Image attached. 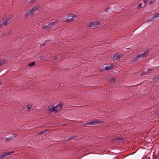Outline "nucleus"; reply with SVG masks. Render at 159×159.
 I'll list each match as a JSON object with an SVG mask.
<instances>
[{
  "label": "nucleus",
  "instance_id": "f257e3e1",
  "mask_svg": "<svg viewBox=\"0 0 159 159\" xmlns=\"http://www.w3.org/2000/svg\"><path fill=\"white\" fill-rule=\"evenodd\" d=\"M76 17L75 15L73 14H70L67 16V19L66 21L67 22H70L73 21Z\"/></svg>",
  "mask_w": 159,
  "mask_h": 159
},
{
  "label": "nucleus",
  "instance_id": "5701e85b",
  "mask_svg": "<svg viewBox=\"0 0 159 159\" xmlns=\"http://www.w3.org/2000/svg\"><path fill=\"white\" fill-rule=\"evenodd\" d=\"M53 58L55 60V61L56 62H57L58 61V58L56 57H54V58Z\"/></svg>",
  "mask_w": 159,
  "mask_h": 159
},
{
  "label": "nucleus",
  "instance_id": "393cba45",
  "mask_svg": "<svg viewBox=\"0 0 159 159\" xmlns=\"http://www.w3.org/2000/svg\"><path fill=\"white\" fill-rule=\"evenodd\" d=\"M155 1H151L149 3V4L150 5H151L153 4L155 2Z\"/></svg>",
  "mask_w": 159,
  "mask_h": 159
},
{
  "label": "nucleus",
  "instance_id": "1a4fd4ad",
  "mask_svg": "<svg viewBox=\"0 0 159 159\" xmlns=\"http://www.w3.org/2000/svg\"><path fill=\"white\" fill-rule=\"evenodd\" d=\"M148 51H147L144 52V53H142L141 54H138V55H139L140 58L141 57L144 58V57H145L148 55Z\"/></svg>",
  "mask_w": 159,
  "mask_h": 159
},
{
  "label": "nucleus",
  "instance_id": "0eeeda50",
  "mask_svg": "<svg viewBox=\"0 0 159 159\" xmlns=\"http://www.w3.org/2000/svg\"><path fill=\"white\" fill-rule=\"evenodd\" d=\"M39 9V7L38 6H36L34 8H32L31 9H30V11L31 14L33 15L34 11H37Z\"/></svg>",
  "mask_w": 159,
  "mask_h": 159
},
{
  "label": "nucleus",
  "instance_id": "b1692460",
  "mask_svg": "<svg viewBox=\"0 0 159 159\" xmlns=\"http://www.w3.org/2000/svg\"><path fill=\"white\" fill-rule=\"evenodd\" d=\"M45 131H40V132H39V135H42L45 132Z\"/></svg>",
  "mask_w": 159,
  "mask_h": 159
},
{
  "label": "nucleus",
  "instance_id": "f8f14e48",
  "mask_svg": "<svg viewBox=\"0 0 159 159\" xmlns=\"http://www.w3.org/2000/svg\"><path fill=\"white\" fill-rule=\"evenodd\" d=\"M48 110L50 112H54V107L53 106H49L48 107Z\"/></svg>",
  "mask_w": 159,
  "mask_h": 159
},
{
  "label": "nucleus",
  "instance_id": "bb28decb",
  "mask_svg": "<svg viewBox=\"0 0 159 159\" xmlns=\"http://www.w3.org/2000/svg\"><path fill=\"white\" fill-rule=\"evenodd\" d=\"M142 6H141V4H140V3H139L138 6V7L139 8H140Z\"/></svg>",
  "mask_w": 159,
  "mask_h": 159
},
{
  "label": "nucleus",
  "instance_id": "473e14b6",
  "mask_svg": "<svg viewBox=\"0 0 159 159\" xmlns=\"http://www.w3.org/2000/svg\"><path fill=\"white\" fill-rule=\"evenodd\" d=\"M145 159H150V157H147Z\"/></svg>",
  "mask_w": 159,
  "mask_h": 159
},
{
  "label": "nucleus",
  "instance_id": "c85d7f7f",
  "mask_svg": "<svg viewBox=\"0 0 159 159\" xmlns=\"http://www.w3.org/2000/svg\"><path fill=\"white\" fill-rule=\"evenodd\" d=\"M153 70V68H152V69H148V72H149V71H152V70Z\"/></svg>",
  "mask_w": 159,
  "mask_h": 159
},
{
  "label": "nucleus",
  "instance_id": "a878e982",
  "mask_svg": "<svg viewBox=\"0 0 159 159\" xmlns=\"http://www.w3.org/2000/svg\"><path fill=\"white\" fill-rule=\"evenodd\" d=\"M7 153V156L10 155L11 153H12L13 152H6Z\"/></svg>",
  "mask_w": 159,
  "mask_h": 159
},
{
  "label": "nucleus",
  "instance_id": "7ed1b4c3",
  "mask_svg": "<svg viewBox=\"0 0 159 159\" xmlns=\"http://www.w3.org/2000/svg\"><path fill=\"white\" fill-rule=\"evenodd\" d=\"M58 22V20H54L52 22H50L48 24V25L46 28H50L52 27V26L56 25Z\"/></svg>",
  "mask_w": 159,
  "mask_h": 159
},
{
  "label": "nucleus",
  "instance_id": "ddd939ff",
  "mask_svg": "<svg viewBox=\"0 0 159 159\" xmlns=\"http://www.w3.org/2000/svg\"><path fill=\"white\" fill-rule=\"evenodd\" d=\"M140 58V57H139V55L138 54L136 57H134V58H132L131 59V61L133 62H135L137 60H138L139 58Z\"/></svg>",
  "mask_w": 159,
  "mask_h": 159
},
{
  "label": "nucleus",
  "instance_id": "412c9836",
  "mask_svg": "<svg viewBox=\"0 0 159 159\" xmlns=\"http://www.w3.org/2000/svg\"><path fill=\"white\" fill-rule=\"evenodd\" d=\"M17 135H18L17 134H13V136L11 137V139H13V138L16 137Z\"/></svg>",
  "mask_w": 159,
  "mask_h": 159
},
{
  "label": "nucleus",
  "instance_id": "9d476101",
  "mask_svg": "<svg viewBox=\"0 0 159 159\" xmlns=\"http://www.w3.org/2000/svg\"><path fill=\"white\" fill-rule=\"evenodd\" d=\"M102 121H100L99 120H94L91 121V123H90L91 124V125H95L96 124H99V123H102Z\"/></svg>",
  "mask_w": 159,
  "mask_h": 159
},
{
  "label": "nucleus",
  "instance_id": "f704fd0d",
  "mask_svg": "<svg viewBox=\"0 0 159 159\" xmlns=\"http://www.w3.org/2000/svg\"><path fill=\"white\" fill-rule=\"evenodd\" d=\"M2 84V83H0V85Z\"/></svg>",
  "mask_w": 159,
  "mask_h": 159
},
{
  "label": "nucleus",
  "instance_id": "6ab92c4d",
  "mask_svg": "<svg viewBox=\"0 0 159 159\" xmlns=\"http://www.w3.org/2000/svg\"><path fill=\"white\" fill-rule=\"evenodd\" d=\"M4 64V61L3 60H0V67Z\"/></svg>",
  "mask_w": 159,
  "mask_h": 159
},
{
  "label": "nucleus",
  "instance_id": "9b49d317",
  "mask_svg": "<svg viewBox=\"0 0 159 159\" xmlns=\"http://www.w3.org/2000/svg\"><path fill=\"white\" fill-rule=\"evenodd\" d=\"M114 65V64H111L109 66H107L105 67V70H110L113 69Z\"/></svg>",
  "mask_w": 159,
  "mask_h": 159
},
{
  "label": "nucleus",
  "instance_id": "6e6552de",
  "mask_svg": "<svg viewBox=\"0 0 159 159\" xmlns=\"http://www.w3.org/2000/svg\"><path fill=\"white\" fill-rule=\"evenodd\" d=\"M114 61H119L120 60V57L119 55L115 54L113 57Z\"/></svg>",
  "mask_w": 159,
  "mask_h": 159
},
{
  "label": "nucleus",
  "instance_id": "cd10ccee",
  "mask_svg": "<svg viewBox=\"0 0 159 159\" xmlns=\"http://www.w3.org/2000/svg\"><path fill=\"white\" fill-rule=\"evenodd\" d=\"M90 123H91V121L87 122L86 123H85L84 124L85 125L87 124V125H91V124H90Z\"/></svg>",
  "mask_w": 159,
  "mask_h": 159
},
{
  "label": "nucleus",
  "instance_id": "a211bd4d",
  "mask_svg": "<svg viewBox=\"0 0 159 159\" xmlns=\"http://www.w3.org/2000/svg\"><path fill=\"white\" fill-rule=\"evenodd\" d=\"M35 64V62H33L31 63H30L29 64L28 66H29L32 67L34 66Z\"/></svg>",
  "mask_w": 159,
  "mask_h": 159
},
{
  "label": "nucleus",
  "instance_id": "39448f33",
  "mask_svg": "<svg viewBox=\"0 0 159 159\" xmlns=\"http://www.w3.org/2000/svg\"><path fill=\"white\" fill-rule=\"evenodd\" d=\"M9 20L10 19L9 18H6L5 19L3 20L2 23L1 24V26L4 27L6 26L8 24Z\"/></svg>",
  "mask_w": 159,
  "mask_h": 159
},
{
  "label": "nucleus",
  "instance_id": "f3484780",
  "mask_svg": "<svg viewBox=\"0 0 159 159\" xmlns=\"http://www.w3.org/2000/svg\"><path fill=\"white\" fill-rule=\"evenodd\" d=\"M159 16V13H155L153 16V18H154L155 17Z\"/></svg>",
  "mask_w": 159,
  "mask_h": 159
},
{
  "label": "nucleus",
  "instance_id": "2eb2a0df",
  "mask_svg": "<svg viewBox=\"0 0 159 159\" xmlns=\"http://www.w3.org/2000/svg\"><path fill=\"white\" fill-rule=\"evenodd\" d=\"M109 81L111 83H114L116 81V79L114 78H111L109 79Z\"/></svg>",
  "mask_w": 159,
  "mask_h": 159
},
{
  "label": "nucleus",
  "instance_id": "f03ea898",
  "mask_svg": "<svg viewBox=\"0 0 159 159\" xmlns=\"http://www.w3.org/2000/svg\"><path fill=\"white\" fill-rule=\"evenodd\" d=\"M100 25V23L98 21L93 22L88 24V26L90 28H92L95 26L98 25Z\"/></svg>",
  "mask_w": 159,
  "mask_h": 159
},
{
  "label": "nucleus",
  "instance_id": "423d86ee",
  "mask_svg": "<svg viewBox=\"0 0 159 159\" xmlns=\"http://www.w3.org/2000/svg\"><path fill=\"white\" fill-rule=\"evenodd\" d=\"M62 106L60 104H58L55 107H54V113L57 112L59 111L61 108Z\"/></svg>",
  "mask_w": 159,
  "mask_h": 159
},
{
  "label": "nucleus",
  "instance_id": "2f4dec72",
  "mask_svg": "<svg viewBox=\"0 0 159 159\" xmlns=\"http://www.w3.org/2000/svg\"><path fill=\"white\" fill-rule=\"evenodd\" d=\"M72 139H73L72 137H71L69 138V140H71Z\"/></svg>",
  "mask_w": 159,
  "mask_h": 159
},
{
  "label": "nucleus",
  "instance_id": "4468645a",
  "mask_svg": "<svg viewBox=\"0 0 159 159\" xmlns=\"http://www.w3.org/2000/svg\"><path fill=\"white\" fill-rule=\"evenodd\" d=\"M122 139L120 137H117L116 138L114 139H113L112 140V141L115 142L116 141H119V140H122Z\"/></svg>",
  "mask_w": 159,
  "mask_h": 159
},
{
  "label": "nucleus",
  "instance_id": "dca6fc26",
  "mask_svg": "<svg viewBox=\"0 0 159 159\" xmlns=\"http://www.w3.org/2000/svg\"><path fill=\"white\" fill-rule=\"evenodd\" d=\"M7 156V153H2L1 155V158H4L6 157Z\"/></svg>",
  "mask_w": 159,
  "mask_h": 159
},
{
  "label": "nucleus",
  "instance_id": "4be33fe9",
  "mask_svg": "<svg viewBox=\"0 0 159 159\" xmlns=\"http://www.w3.org/2000/svg\"><path fill=\"white\" fill-rule=\"evenodd\" d=\"M32 107V105H29L27 106V109H28V110H29L30 109H31Z\"/></svg>",
  "mask_w": 159,
  "mask_h": 159
},
{
  "label": "nucleus",
  "instance_id": "20e7f679",
  "mask_svg": "<svg viewBox=\"0 0 159 159\" xmlns=\"http://www.w3.org/2000/svg\"><path fill=\"white\" fill-rule=\"evenodd\" d=\"M153 81L156 85H159V74L155 76L153 79Z\"/></svg>",
  "mask_w": 159,
  "mask_h": 159
},
{
  "label": "nucleus",
  "instance_id": "aec40b11",
  "mask_svg": "<svg viewBox=\"0 0 159 159\" xmlns=\"http://www.w3.org/2000/svg\"><path fill=\"white\" fill-rule=\"evenodd\" d=\"M149 73H148V72H143L141 73V75H147Z\"/></svg>",
  "mask_w": 159,
  "mask_h": 159
},
{
  "label": "nucleus",
  "instance_id": "72a5a7b5",
  "mask_svg": "<svg viewBox=\"0 0 159 159\" xmlns=\"http://www.w3.org/2000/svg\"><path fill=\"white\" fill-rule=\"evenodd\" d=\"M72 138L73 139L74 138H75V136H73L72 137Z\"/></svg>",
  "mask_w": 159,
  "mask_h": 159
},
{
  "label": "nucleus",
  "instance_id": "c756f323",
  "mask_svg": "<svg viewBox=\"0 0 159 159\" xmlns=\"http://www.w3.org/2000/svg\"><path fill=\"white\" fill-rule=\"evenodd\" d=\"M36 0H31V2L32 3H34L35 2Z\"/></svg>",
  "mask_w": 159,
  "mask_h": 159
},
{
  "label": "nucleus",
  "instance_id": "7c9ffc66",
  "mask_svg": "<svg viewBox=\"0 0 159 159\" xmlns=\"http://www.w3.org/2000/svg\"><path fill=\"white\" fill-rule=\"evenodd\" d=\"M147 2V0H144L143 2L144 3H146V2Z\"/></svg>",
  "mask_w": 159,
  "mask_h": 159
}]
</instances>
